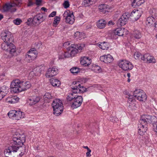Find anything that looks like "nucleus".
Returning a JSON list of instances; mask_svg holds the SVG:
<instances>
[{
    "label": "nucleus",
    "mask_w": 157,
    "mask_h": 157,
    "mask_svg": "<svg viewBox=\"0 0 157 157\" xmlns=\"http://www.w3.org/2000/svg\"><path fill=\"white\" fill-rule=\"evenodd\" d=\"M9 88L5 86H3L1 87L0 89V93L4 96L8 92Z\"/></svg>",
    "instance_id": "nucleus-33"
},
{
    "label": "nucleus",
    "mask_w": 157,
    "mask_h": 157,
    "mask_svg": "<svg viewBox=\"0 0 157 157\" xmlns=\"http://www.w3.org/2000/svg\"><path fill=\"white\" fill-rule=\"evenodd\" d=\"M59 69L58 68L54 66L48 69L46 74V76L48 78H50L56 75L58 73Z\"/></svg>",
    "instance_id": "nucleus-13"
},
{
    "label": "nucleus",
    "mask_w": 157,
    "mask_h": 157,
    "mask_svg": "<svg viewBox=\"0 0 157 157\" xmlns=\"http://www.w3.org/2000/svg\"><path fill=\"white\" fill-rule=\"evenodd\" d=\"M19 98L17 96H10L6 99L5 102L8 104H13L18 102Z\"/></svg>",
    "instance_id": "nucleus-18"
},
{
    "label": "nucleus",
    "mask_w": 157,
    "mask_h": 157,
    "mask_svg": "<svg viewBox=\"0 0 157 157\" xmlns=\"http://www.w3.org/2000/svg\"><path fill=\"white\" fill-rule=\"evenodd\" d=\"M85 46L84 44H81L79 46V50H82Z\"/></svg>",
    "instance_id": "nucleus-54"
},
{
    "label": "nucleus",
    "mask_w": 157,
    "mask_h": 157,
    "mask_svg": "<svg viewBox=\"0 0 157 157\" xmlns=\"http://www.w3.org/2000/svg\"><path fill=\"white\" fill-rule=\"evenodd\" d=\"M141 59L147 63H155L156 60L155 58L149 54H146L141 57Z\"/></svg>",
    "instance_id": "nucleus-15"
},
{
    "label": "nucleus",
    "mask_w": 157,
    "mask_h": 157,
    "mask_svg": "<svg viewBox=\"0 0 157 157\" xmlns=\"http://www.w3.org/2000/svg\"><path fill=\"white\" fill-rule=\"evenodd\" d=\"M132 36L135 39H139L141 37L142 35L141 33L139 30H135L133 32Z\"/></svg>",
    "instance_id": "nucleus-34"
},
{
    "label": "nucleus",
    "mask_w": 157,
    "mask_h": 157,
    "mask_svg": "<svg viewBox=\"0 0 157 157\" xmlns=\"http://www.w3.org/2000/svg\"><path fill=\"white\" fill-rule=\"evenodd\" d=\"M50 82L53 86L58 87L60 85V81L57 79L52 78L50 79Z\"/></svg>",
    "instance_id": "nucleus-30"
},
{
    "label": "nucleus",
    "mask_w": 157,
    "mask_h": 157,
    "mask_svg": "<svg viewBox=\"0 0 157 157\" xmlns=\"http://www.w3.org/2000/svg\"><path fill=\"white\" fill-rule=\"evenodd\" d=\"M106 22L105 20L103 19L99 20L97 22V25L99 29L104 28L105 26Z\"/></svg>",
    "instance_id": "nucleus-29"
},
{
    "label": "nucleus",
    "mask_w": 157,
    "mask_h": 157,
    "mask_svg": "<svg viewBox=\"0 0 157 157\" xmlns=\"http://www.w3.org/2000/svg\"><path fill=\"white\" fill-rule=\"evenodd\" d=\"M155 20L153 17H149L147 18L146 21V25L151 26L155 22Z\"/></svg>",
    "instance_id": "nucleus-32"
},
{
    "label": "nucleus",
    "mask_w": 157,
    "mask_h": 157,
    "mask_svg": "<svg viewBox=\"0 0 157 157\" xmlns=\"http://www.w3.org/2000/svg\"><path fill=\"white\" fill-rule=\"evenodd\" d=\"M20 130H12L13 144L6 148L4 153L6 157H21L25 152V147H22L25 141V135L21 133Z\"/></svg>",
    "instance_id": "nucleus-1"
},
{
    "label": "nucleus",
    "mask_w": 157,
    "mask_h": 157,
    "mask_svg": "<svg viewBox=\"0 0 157 157\" xmlns=\"http://www.w3.org/2000/svg\"><path fill=\"white\" fill-rule=\"evenodd\" d=\"M56 11H53L49 15V17H53L56 15Z\"/></svg>",
    "instance_id": "nucleus-51"
},
{
    "label": "nucleus",
    "mask_w": 157,
    "mask_h": 157,
    "mask_svg": "<svg viewBox=\"0 0 157 157\" xmlns=\"http://www.w3.org/2000/svg\"><path fill=\"white\" fill-rule=\"evenodd\" d=\"M78 32H76L75 33H74V37L75 38L76 37L78 36Z\"/></svg>",
    "instance_id": "nucleus-58"
},
{
    "label": "nucleus",
    "mask_w": 157,
    "mask_h": 157,
    "mask_svg": "<svg viewBox=\"0 0 157 157\" xmlns=\"http://www.w3.org/2000/svg\"><path fill=\"white\" fill-rule=\"evenodd\" d=\"M152 17L157 18V9L153 8L151 11Z\"/></svg>",
    "instance_id": "nucleus-40"
},
{
    "label": "nucleus",
    "mask_w": 157,
    "mask_h": 157,
    "mask_svg": "<svg viewBox=\"0 0 157 157\" xmlns=\"http://www.w3.org/2000/svg\"><path fill=\"white\" fill-rule=\"evenodd\" d=\"M41 45V43L40 42H39L36 45V47H38V48H39L40 46V45Z\"/></svg>",
    "instance_id": "nucleus-61"
},
{
    "label": "nucleus",
    "mask_w": 157,
    "mask_h": 157,
    "mask_svg": "<svg viewBox=\"0 0 157 157\" xmlns=\"http://www.w3.org/2000/svg\"><path fill=\"white\" fill-rule=\"evenodd\" d=\"M42 2V0H36V4L37 5H40Z\"/></svg>",
    "instance_id": "nucleus-55"
},
{
    "label": "nucleus",
    "mask_w": 157,
    "mask_h": 157,
    "mask_svg": "<svg viewBox=\"0 0 157 157\" xmlns=\"http://www.w3.org/2000/svg\"><path fill=\"white\" fill-rule=\"evenodd\" d=\"M157 118L155 116L152 117L148 115H144L141 116L139 120V123L144 125H147L148 123L154 122L157 120Z\"/></svg>",
    "instance_id": "nucleus-8"
},
{
    "label": "nucleus",
    "mask_w": 157,
    "mask_h": 157,
    "mask_svg": "<svg viewBox=\"0 0 157 157\" xmlns=\"http://www.w3.org/2000/svg\"><path fill=\"white\" fill-rule=\"evenodd\" d=\"M34 3L31 0H29V2L27 5V6H32Z\"/></svg>",
    "instance_id": "nucleus-52"
},
{
    "label": "nucleus",
    "mask_w": 157,
    "mask_h": 157,
    "mask_svg": "<svg viewBox=\"0 0 157 157\" xmlns=\"http://www.w3.org/2000/svg\"><path fill=\"white\" fill-rule=\"evenodd\" d=\"M100 59L103 62L108 63L112 62L113 60V58L110 55L108 54L101 56Z\"/></svg>",
    "instance_id": "nucleus-20"
},
{
    "label": "nucleus",
    "mask_w": 157,
    "mask_h": 157,
    "mask_svg": "<svg viewBox=\"0 0 157 157\" xmlns=\"http://www.w3.org/2000/svg\"><path fill=\"white\" fill-rule=\"evenodd\" d=\"M52 98V96L50 93H46L44 96V98L45 101H48L49 100L51 99Z\"/></svg>",
    "instance_id": "nucleus-39"
},
{
    "label": "nucleus",
    "mask_w": 157,
    "mask_h": 157,
    "mask_svg": "<svg viewBox=\"0 0 157 157\" xmlns=\"http://www.w3.org/2000/svg\"><path fill=\"white\" fill-rule=\"evenodd\" d=\"M20 92L25 91L31 86V85L29 81H21Z\"/></svg>",
    "instance_id": "nucleus-19"
},
{
    "label": "nucleus",
    "mask_w": 157,
    "mask_h": 157,
    "mask_svg": "<svg viewBox=\"0 0 157 157\" xmlns=\"http://www.w3.org/2000/svg\"><path fill=\"white\" fill-rule=\"evenodd\" d=\"M45 67L44 65H40L36 67L33 69V72L36 74L39 75L45 69Z\"/></svg>",
    "instance_id": "nucleus-27"
},
{
    "label": "nucleus",
    "mask_w": 157,
    "mask_h": 157,
    "mask_svg": "<svg viewBox=\"0 0 157 157\" xmlns=\"http://www.w3.org/2000/svg\"><path fill=\"white\" fill-rule=\"evenodd\" d=\"M143 55H141L140 53L138 52H136L134 54V57L136 59H139L140 57V59H141V57Z\"/></svg>",
    "instance_id": "nucleus-42"
},
{
    "label": "nucleus",
    "mask_w": 157,
    "mask_h": 157,
    "mask_svg": "<svg viewBox=\"0 0 157 157\" xmlns=\"http://www.w3.org/2000/svg\"><path fill=\"white\" fill-rule=\"evenodd\" d=\"M21 81L18 79L13 80L11 83L10 88L11 92L14 93H18L20 92Z\"/></svg>",
    "instance_id": "nucleus-11"
},
{
    "label": "nucleus",
    "mask_w": 157,
    "mask_h": 157,
    "mask_svg": "<svg viewBox=\"0 0 157 157\" xmlns=\"http://www.w3.org/2000/svg\"><path fill=\"white\" fill-rule=\"evenodd\" d=\"M128 103L129 108L132 110H136L137 108L136 102L135 100L132 96H130L128 98Z\"/></svg>",
    "instance_id": "nucleus-17"
},
{
    "label": "nucleus",
    "mask_w": 157,
    "mask_h": 157,
    "mask_svg": "<svg viewBox=\"0 0 157 157\" xmlns=\"http://www.w3.org/2000/svg\"><path fill=\"white\" fill-rule=\"evenodd\" d=\"M144 2V0H132V6L141 5Z\"/></svg>",
    "instance_id": "nucleus-36"
},
{
    "label": "nucleus",
    "mask_w": 157,
    "mask_h": 157,
    "mask_svg": "<svg viewBox=\"0 0 157 157\" xmlns=\"http://www.w3.org/2000/svg\"><path fill=\"white\" fill-rule=\"evenodd\" d=\"M40 98L36 95L30 97L28 99V102L31 105H34L38 103L40 100Z\"/></svg>",
    "instance_id": "nucleus-21"
},
{
    "label": "nucleus",
    "mask_w": 157,
    "mask_h": 157,
    "mask_svg": "<svg viewBox=\"0 0 157 157\" xmlns=\"http://www.w3.org/2000/svg\"><path fill=\"white\" fill-rule=\"evenodd\" d=\"M72 88L73 89V93L71 94H69L67 97V99L68 101H73L74 99L76 97H78V94L77 93V87H75L72 86Z\"/></svg>",
    "instance_id": "nucleus-14"
},
{
    "label": "nucleus",
    "mask_w": 157,
    "mask_h": 157,
    "mask_svg": "<svg viewBox=\"0 0 157 157\" xmlns=\"http://www.w3.org/2000/svg\"><path fill=\"white\" fill-rule=\"evenodd\" d=\"M6 78L5 75L4 74L0 75V80H2Z\"/></svg>",
    "instance_id": "nucleus-53"
},
{
    "label": "nucleus",
    "mask_w": 157,
    "mask_h": 157,
    "mask_svg": "<svg viewBox=\"0 0 157 157\" xmlns=\"http://www.w3.org/2000/svg\"><path fill=\"white\" fill-rule=\"evenodd\" d=\"M111 8V7L105 4H101L98 6V9L100 11L104 13L108 12Z\"/></svg>",
    "instance_id": "nucleus-25"
},
{
    "label": "nucleus",
    "mask_w": 157,
    "mask_h": 157,
    "mask_svg": "<svg viewBox=\"0 0 157 157\" xmlns=\"http://www.w3.org/2000/svg\"><path fill=\"white\" fill-rule=\"evenodd\" d=\"M83 101L82 97L79 96V106H80Z\"/></svg>",
    "instance_id": "nucleus-50"
},
{
    "label": "nucleus",
    "mask_w": 157,
    "mask_h": 157,
    "mask_svg": "<svg viewBox=\"0 0 157 157\" xmlns=\"http://www.w3.org/2000/svg\"><path fill=\"white\" fill-rule=\"evenodd\" d=\"M8 115L12 119L18 120L25 117V115L24 113L19 111L12 110L8 113Z\"/></svg>",
    "instance_id": "nucleus-7"
},
{
    "label": "nucleus",
    "mask_w": 157,
    "mask_h": 157,
    "mask_svg": "<svg viewBox=\"0 0 157 157\" xmlns=\"http://www.w3.org/2000/svg\"><path fill=\"white\" fill-rule=\"evenodd\" d=\"M115 23L114 22H113L112 21H109L108 23V25H114Z\"/></svg>",
    "instance_id": "nucleus-57"
},
{
    "label": "nucleus",
    "mask_w": 157,
    "mask_h": 157,
    "mask_svg": "<svg viewBox=\"0 0 157 157\" xmlns=\"http://www.w3.org/2000/svg\"><path fill=\"white\" fill-rule=\"evenodd\" d=\"M79 40H82L86 37V35L84 33H79Z\"/></svg>",
    "instance_id": "nucleus-46"
},
{
    "label": "nucleus",
    "mask_w": 157,
    "mask_h": 157,
    "mask_svg": "<svg viewBox=\"0 0 157 157\" xmlns=\"http://www.w3.org/2000/svg\"><path fill=\"white\" fill-rule=\"evenodd\" d=\"M41 10L44 11V12H47V9L44 7H42L41 8Z\"/></svg>",
    "instance_id": "nucleus-59"
},
{
    "label": "nucleus",
    "mask_w": 157,
    "mask_h": 157,
    "mask_svg": "<svg viewBox=\"0 0 157 157\" xmlns=\"http://www.w3.org/2000/svg\"><path fill=\"white\" fill-rule=\"evenodd\" d=\"M37 55L36 51L30 50L25 55V60L28 62H31L36 59Z\"/></svg>",
    "instance_id": "nucleus-12"
},
{
    "label": "nucleus",
    "mask_w": 157,
    "mask_h": 157,
    "mask_svg": "<svg viewBox=\"0 0 157 157\" xmlns=\"http://www.w3.org/2000/svg\"><path fill=\"white\" fill-rule=\"evenodd\" d=\"M3 18V16L2 15L0 14V20H1Z\"/></svg>",
    "instance_id": "nucleus-62"
},
{
    "label": "nucleus",
    "mask_w": 157,
    "mask_h": 157,
    "mask_svg": "<svg viewBox=\"0 0 157 157\" xmlns=\"http://www.w3.org/2000/svg\"><path fill=\"white\" fill-rule=\"evenodd\" d=\"M127 76L128 78H129L130 77V74L129 73H128L127 75Z\"/></svg>",
    "instance_id": "nucleus-63"
},
{
    "label": "nucleus",
    "mask_w": 157,
    "mask_h": 157,
    "mask_svg": "<svg viewBox=\"0 0 157 157\" xmlns=\"http://www.w3.org/2000/svg\"><path fill=\"white\" fill-rule=\"evenodd\" d=\"M60 20V18L58 16H56L54 18V20L53 23V26H56L59 23Z\"/></svg>",
    "instance_id": "nucleus-41"
},
{
    "label": "nucleus",
    "mask_w": 157,
    "mask_h": 157,
    "mask_svg": "<svg viewBox=\"0 0 157 157\" xmlns=\"http://www.w3.org/2000/svg\"><path fill=\"white\" fill-rule=\"evenodd\" d=\"M92 71L97 73L101 72V70L100 67L96 65H93L91 68Z\"/></svg>",
    "instance_id": "nucleus-37"
},
{
    "label": "nucleus",
    "mask_w": 157,
    "mask_h": 157,
    "mask_svg": "<svg viewBox=\"0 0 157 157\" xmlns=\"http://www.w3.org/2000/svg\"><path fill=\"white\" fill-rule=\"evenodd\" d=\"M78 107V97H76L72 102L71 108L74 109Z\"/></svg>",
    "instance_id": "nucleus-31"
},
{
    "label": "nucleus",
    "mask_w": 157,
    "mask_h": 157,
    "mask_svg": "<svg viewBox=\"0 0 157 157\" xmlns=\"http://www.w3.org/2000/svg\"><path fill=\"white\" fill-rule=\"evenodd\" d=\"M130 14L128 12H125L124 13L121 17V18L118 20V22L120 24L121 26L125 25L127 22Z\"/></svg>",
    "instance_id": "nucleus-16"
},
{
    "label": "nucleus",
    "mask_w": 157,
    "mask_h": 157,
    "mask_svg": "<svg viewBox=\"0 0 157 157\" xmlns=\"http://www.w3.org/2000/svg\"><path fill=\"white\" fill-rule=\"evenodd\" d=\"M117 64L119 67L124 71L131 70L133 67V65L131 62L125 59L119 60Z\"/></svg>",
    "instance_id": "nucleus-6"
},
{
    "label": "nucleus",
    "mask_w": 157,
    "mask_h": 157,
    "mask_svg": "<svg viewBox=\"0 0 157 157\" xmlns=\"http://www.w3.org/2000/svg\"><path fill=\"white\" fill-rule=\"evenodd\" d=\"M138 133L140 135H143L147 130V125L140 123L138 126Z\"/></svg>",
    "instance_id": "nucleus-24"
},
{
    "label": "nucleus",
    "mask_w": 157,
    "mask_h": 157,
    "mask_svg": "<svg viewBox=\"0 0 157 157\" xmlns=\"http://www.w3.org/2000/svg\"><path fill=\"white\" fill-rule=\"evenodd\" d=\"M4 96L0 93V100L2 99L4 97Z\"/></svg>",
    "instance_id": "nucleus-60"
},
{
    "label": "nucleus",
    "mask_w": 157,
    "mask_h": 157,
    "mask_svg": "<svg viewBox=\"0 0 157 157\" xmlns=\"http://www.w3.org/2000/svg\"><path fill=\"white\" fill-rule=\"evenodd\" d=\"M154 25L155 30H157V21L155 22Z\"/></svg>",
    "instance_id": "nucleus-56"
},
{
    "label": "nucleus",
    "mask_w": 157,
    "mask_h": 157,
    "mask_svg": "<svg viewBox=\"0 0 157 157\" xmlns=\"http://www.w3.org/2000/svg\"><path fill=\"white\" fill-rule=\"evenodd\" d=\"M63 17L66 23L72 24L74 23L75 20L73 12L69 10H66L64 12Z\"/></svg>",
    "instance_id": "nucleus-9"
},
{
    "label": "nucleus",
    "mask_w": 157,
    "mask_h": 157,
    "mask_svg": "<svg viewBox=\"0 0 157 157\" xmlns=\"http://www.w3.org/2000/svg\"><path fill=\"white\" fill-rule=\"evenodd\" d=\"M1 38L5 42L2 44V49L8 53V56L10 57L15 56L16 51V48L11 43L13 39L11 33L9 32H3L2 33Z\"/></svg>",
    "instance_id": "nucleus-2"
},
{
    "label": "nucleus",
    "mask_w": 157,
    "mask_h": 157,
    "mask_svg": "<svg viewBox=\"0 0 157 157\" xmlns=\"http://www.w3.org/2000/svg\"><path fill=\"white\" fill-rule=\"evenodd\" d=\"M71 73L74 75H76L78 73V68L77 67H74L70 69Z\"/></svg>",
    "instance_id": "nucleus-38"
},
{
    "label": "nucleus",
    "mask_w": 157,
    "mask_h": 157,
    "mask_svg": "<svg viewBox=\"0 0 157 157\" xmlns=\"http://www.w3.org/2000/svg\"><path fill=\"white\" fill-rule=\"evenodd\" d=\"M63 46L64 48L66 49L67 51L59 54V59L74 56L78 53V44H72L70 45V42L67 41L63 44Z\"/></svg>",
    "instance_id": "nucleus-3"
},
{
    "label": "nucleus",
    "mask_w": 157,
    "mask_h": 157,
    "mask_svg": "<svg viewBox=\"0 0 157 157\" xmlns=\"http://www.w3.org/2000/svg\"><path fill=\"white\" fill-rule=\"evenodd\" d=\"M86 81V80L85 78H82L79 79V82H81V84L85 83Z\"/></svg>",
    "instance_id": "nucleus-48"
},
{
    "label": "nucleus",
    "mask_w": 157,
    "mask_h": 157,
    "mask_svg": "<svg viewBox=\"0 0 157 157\" xmlns=\"http://www.w3.org/2000/svg\"><path fill=\"white\" fill-rule=\"evenodd\" d=\"M86 91V89L83 86L79 84V93H83Z\"/></svg>",
    "instance_id": "nucleus-43"
},
{
    "label": "nucleus",
    "mask_w": 157,
    "mask_h": 157,
    "mask_svg": "<svg viewBox=\"0 0 157 157\" xmlns=\"http://www.w3.org/2000/svg\"><path fill=\"white\" fill-rule=\"evenodd\" d=\"M44 19L43 14L41 13H40L34 17L33 21V22L35 23L40 24L43 22Z\"/></svg>",
    "instance_id": "nucleus-22"
},
{
    "label": "nucleus",
    "mask_w": 157,
    "mask_h": 157,
    "mask_svg": "<svg viewBox=\"0 0 157 157\" xmlns=\"http://www.w3.org/2000/svg\"><path fill=\"white\" fill-rule=\"evenodd\" d=\"M52 106L55 114L58 116L62 113L63 109V104L59 99H55L52 103Z\"/></svg>",
    "instance_id": "nucleus-5"
},
{
    "label": "nucleus",
    "mask_w": 157,
    "mask_h": 157,
    "mask_svg": "<svg viewBox=\"0 0 157 157\" xmlns=\"http://www.w3.org/2000/svg\"><path fill=\"white\" fill-rule=\"evenodd\" d=\"M130 15L133 17L135 20H137L141 15V12L138 10H134L131 13Z\"/></svg>",
    "instance_id": "nucleus-28"
},
{
    "label": "nucleus",
    "mask_w": 157,
    "mask_h": 157,
    "mask_svg": "<svg viewBox=\"0 0 157 157\" xmlns=\"http://www.w3.org/2000/svg\"><path fill=\"white\" fill-rule=\"evenodd\" d=\"M80 17L81 18H82L83 17V15L82 14H81L80 15V16H79V17Z\"/></svg>",
    "instance_id": "nucleus-64"
},
{
    "label": "nucleus",
    "mask_w": 157,
    "mask_h": 157,
    "mask_svg": "<svg viewBox=\"0 0 157 157\" xmlns=\"http://www.w3.org/2000/svg\"><path fill=\"white\" fill-rule=\"evenodd\" d=\"M91 60L87 57H83L80 59V63L85 66H87L90 64Z\"/></svg>",
    "instance_id": "nucleus-23"
},
{
    "label": "nucleus",
    "mask_w": 157,
    "mask_h": 157,
    "mask_svg": "<svg viewBox=\"0 0 157 157\" xmlns=\"http://www.w3.org/2000/svg\"><path fill=\"white\" fill-rule=\"evenodd\" d=\"M91 152V150L90 149H88L87 150V152L86 153V156L87 157H90L91 156L90 152Z\"/></svg>",
    "instance_id": "nucleus-49"
},
{
    "label": "nucleus",
    "mask_w": 157,
    "mask_h": 157,
    "mask_svg": "<svg viewBox=\"0 0 157 157\" xmlns=\"http://www.w3.org/2000/svg\"><path fill=\"white\" fill-rule=\"evenodd\" d=\"M109 119L110 121L113 122H116L118 121V119L115 116L111 117Z\"/></svg>",
    "instance_id": "nucleus-47"
},
{
    "label": "nucleus",
    "mask_w": 157,
    "mask_h": 157,
    "mask_svg": "<svg viewBox=\"0 0 157 157\" xmlns=\"http://www.w3.org/2000/svg\"><path fill=\"white\" fill-rule=\"evenodd\" d=\"M21 3V0H11L10 3H6L3 6V10L5 12H14L16 10V7L20 6Z\"/></svg>",
    "instance_id": "nucleus-4"
},
{
    "label": "nucleus",
    "mask_w": 157,
    "mask_h": 157,
    "mask_svg": "<svg viewBox=\"0 0 157 157\" xmlns=\"http://www.w3.org/2000/svg\"><path fill=\"white\" fill-rule=\"evenodd\" d=\"M98 46L103 50L107 49L109 47L108 43L105 42L101 43L98 44Z\"/></svg>",
    "instance_id": "nucleus-35"
},
{
    "label": "nucleus",
    "mask_w": 157,
    "mask_h": 157,
    "mask_svg": "<svg viewBox=\"0 0 157 157\" xmlns=\"http://www.w3.org/2000/svg\"><path fill=\"white\" fill-rule=\"evenodd\" d=\"M63 6L65 9H67L69 7V2L67 1H65L63 4Z\"/></svg>",
    "instance_id": "nucleus-45"
},
{
    "label": "nucleus",
    "mask_w": 157,
    "mask_h": 157,
    "mask_svg": "<svg viewBox=\"0 0 157 157\" xmlns=\"http://www.w3.org/2000/svg\"><path fill=\"white\" fill-rule=\"evenodd\" d=\"M126 31V30L124 28H118L113 31L112 34L115 35L121 36L124 35V32Z\"/></svg>",
    "instance_id": "nucleus-26"
},
{
    "label": "nucleus",
    "mask_w": 157,
    "mask_h": 157,
    "mask_svg": "<svg viewBox=\"0 0 157 157\" xmlns=\"http://www.w3.org/2000/svg\"><path fill=\"white\" fill-rule=\"evenodd\" d=\"M133 95L136 98L140 101H144L147 99L145 93L140 89L135 90L133 92Z\"/></svg>",
    "instance_id": "nucleus-10"
},
{
    "label": "nucleus",
    "mask_w": 157,
    "mask_h": 157,
    "mask_svg": "<svg viewBox=\"0 0 157 157\" xmlns=\"http://www.w3.org/2000/svg\"><path fill=\"white\" fill-rule=\"evenodd\" d=\"M22 22V20L19 18H17L13 21V23L16 25H19Z\"/></svg>",
    "instance_id": "nucleus-44"
}]
</instances>
